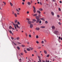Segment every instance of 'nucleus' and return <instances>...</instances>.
<instances>
[{
	"label": "nucleus",
	"instance_id": "obj_1",
	"mask_svg": "<svg viewBox=\"0 0 62 62\" xmlns=\"http://www.w3.org/2000/svg\"><path fill=\"white\" fill-rule=\"evenodd\" d=\"M36 19L37 20V21H36V23H39V20H40V19H39V17H38V16H36Z\"/></svg>",
	"mask_w": 62,
	"mask_h": 62
},
{
	"label": "nucleus",
	"instance_id": "obj_2",
	"mask_svg": "<svg viewBox=\"0 0 62 62\" xmlns=\"http://www.w3.org/2000/svg\"><path fill=\"white\" fill-rule=\"evenodd\" d=\"M55 33L56 35H58L59 33V31H55Z\"/></svg>",
	"mask_w": 62,
	"mask_h": 62
},
{
	"label": "nucleus",
	"instance_id": "obj_3",
	"mask_svg": "<svg viewBox=\"0 0 62 62\" xmlns=\"http://www.w3.org/2000/svg\"><path fill=\"white\" fill-rule=\"evenodd\" d=\"M28 23L29 24H31V22L30 21H27Z\"/></svg>",
	"mask_w": 62,
	"mask_h": 62
},
{
	"label": "nucleus",
	"instance_id": "obj_4",
	"mask_svg": "<svg viewBox=\"0 0 62 62\" xmlns=\"http://www.w3.org/2000/svg\"><path fill=\"white\" fill-rule=\"evenodd\" d=\"M51 28H52V29L54 30L55 29V27L54 26H53L51 27Z\"/></svg>",
	"mask_w": 62,
	"mask_h": 62
},
{
	"label": "nucleus",
	"instance_id": "obj_5",
	"mask_svg": "<svg viewBox=\"0 0 62 62\" xmlns=\"http://www.w3.org/2000/svg\"><path fill=\"white\" fill-rule=\"evenodd\" d=\"M36 30H39V27H36L35 29Z\"/></svg>",
	"mask_w": 62,
	"mask_h": 62
},
{
	"label": "nucleus",
	"instance_id": "obj_6",
	"mask_svg": "<svg viewBox=\"0 0 62 62\" xmlns=\"http://www.w3.org/2000/svg\"><path fill=\"white\" fill-rule=\"evenodd\" d=\"M33 25L32 24H31L30 25V28H32L33 27Z\"/></svg>",
	"mask_w": 62,
	"mask_h": 62
},
{
	"label": "nucleus",
	"instance_id": "obj_7",
	"mask_svg": "<svg viewBox=\"0 0 62 62\" xmlns=\"http://www.w3.org/2000/svg\"><path fill=\"white\" fill-rule=\"evenodd\" d=\"M27 4H28V5H31V3H30V2H27Z\"/></svg>",
	"mask_w": 62,
	"mask_h": 62
},
{
	"label": "nucleus",
	"instance_id": "obj_8",
	"mask_svg": "<svg viewBox=\"0 0 62 62\" xmlns=\"http://www.w3.org/2000/svg\"><path fill=\"white\" fill-rule=\"evenodd\" d=\"M37 12L38 13H39V14H40L41 12H40V11H39V10H37Z\"/></svg>",
	"mask_w": 62,
	"mask_h": 62
},
{
	"label": "nucleus",
	"instance_id": "obj_9",
	"mask_svg": "<svg viewBox=\"0 0 62 62\" xmlns=\"http://www.w3.org/2000/svg\"><path fill=\"white\" fill-rule=\"evenodd\" d=\"M51 14L52 15H53V16H54V12H51Z\"/></svg>",
	"mask_w": 62,
	"mask_h": 62
},
{
	"label": "nucleus",
	"instance_id": "obj_10",
	"mask_svg": "<svg viewBox=\"0 0 62 62\" xmlns=\"http://www.w3.org/2000/svg\"><path fill=\"white\" fill-rule=\"evenodd\" d=\"M23 26L22 27V29H23V30H25V29L24 28L25 27H24L23 28Z\"/></svg>",
	"mask_w": 62,
	"mask_h": 62
},
{
	"label": "nucleus",
	"instance_id": "obj_11",
	"mask_svg": "<svg viewBox=\"0 0 62 62\" xmlns=\"http://www.w3.org/2000/svg\"><path fill=\"white\" fill-rule=\"evenodd\" d=\"M17 20L16 19L15 20V23H17Z\"/></svg>",
	"mask_w": 62,
	"mask_h": 62
},
{
	"label": "nucleus",
	"instance_id": "obj_12",
	"mask_svg": "<svg viewBox=\"0 0 62 62\" xmlns=\"http://www.w3.org/2000/svg\"><path fill=\"white\" fill-rule=\"evenodd\" d=\"M45 27L44 26H41L40 27V28H45Z\"/></svg>",
	"mask_w": 62,
	"mask_h": 62
},
{
	"label": "nucleus",
	"instance_id": "obj_13",
	"mask_svg": "<svg viewBox=\"0 0 62 62\" xmlns=\"http://www.w3.org/2000/svg\"><path fill=\"white\" fill-rule=\"evenodd\" d=\"M14 15L15 16V17H17V14L16 13H15L14 14Z\"/></svg>",
	"mask_w": 62,
	"mask_h": 62
},
{
	"label": "nucleus",
	"instance_id": "obj_14",
	"mask_svg": "<svg viewBox=\"0 0 62 62\" xmlns=\"http://www.w3.org/2000/svg\"><path fill=\"white\" fill-rule=\"evenodd\" d=\"M44 53H45V54H47V51L46 50H44Z\"/></svg>",
	"mask_w": 62,
	"mask_h": 62
},
{
	"label": "nucleus",
	"instance_id": "obj_15",
	"mask_svg": "<svg viewBox=\"0 0 62 62\" xmlns=\"http://www.w3.org/2000/svg\"><path fill=\"white\" fill-rule=\"evenodd\" d=\"M29 49L31 50H33V49H32V48L31 47H29Z\"/></svg>",
	"mask_w": 62,
	"mask_h": 62
},
{
	"label": "nucleus",
	"instance_id": "obj_16",
	"mask_svg": "<svg viewBox=\"0 0 62 62\" xmlns=\"http://www.w3.org/2000/svg\"><path fill=\"white\" fill-rule=\"evenodd\" d=\"M27 50L28 51H30V49L29 48H27Z\"/></svg>",
	"mask_w": 62,
	"mask_h": 62
},
{
	"label": "nucleus",
	"instance_id": "obj_17",
	"mask_svg": "<svg viewBox=\"0 0 62 62\" xmlns=\"http://www.w3.org/2000/svg\"><path fill=\"white\" fill-rule=\"evenodd\" d=\"M39 10L40 11H42V10H43V9H42L41 8L39 9Z\"/></svg>",
	"mask_w": 62,
	"mask_h": 62
},
{
	"label": "nucleus",
	"instance_id": "obj_18",
	"mask_svg": "<svg viewBox=\"0 0 62 62\" xmlns=\"http://www.w3.org/2000/svg\"><path fill=\"white\" fill-rule=\"evenodd\" d=\"M16 10L17 12H20V11H19V10H18V9H16Z\"/></svg>",
	"mask_w": 62,
	"mask_h": 62
},
{
	"label": "nucleus",
	"instance_id": "obj_19",
	"mask_svg": "<svg viewBox=\"0 0 62 62\" xmlns=\"http://www.w3.org/2000/svg\"><path fill=\"white\" fill-rule=\"evenodd\" d=\"M36 39H38V38H39V36L38 35H36Z\"/></svg>",
	"mask_w": 62,
	"mask_h": 62
},
{
	"label": "nucleus",
	"instance_id": "obj_20",
	"mask_svg": "<svg viewBox=\"0 0 62 62\" xmlns=\"http://www.w3.org/2000/svg\"><path fill=\"white\" fill-rule=\"evenodd\" d=\"M10 4L11 6H13V4H12L10 2Z\"/></svg>",
	"mask_w": 62,
	"mask_h": 62
},
{
	"label": "nucleus",
	"instance_id": "obj_21",
	"mask_svg": "<svg viewBox=\"0 0 62 62\" xmlns=\"http://www.w3.org/2000/svg\"><path fill=\"white\" fill-rule=\"evenodd\" d=\"M32 20L33 22H36V19H33Z\"/></svg>",
	"mask_w": 62,
	"mask_h": 62
},
{
	"label": "nucleus",
	"instance_id": "obj_22",
	"mask_svg": "<svg viewBox=\"0 0 62 62\" xmlns=\"http://www.w3.org/2000/svg\"><path fill=\"white\" fill-rule=\"evenodd\" d=\"M17 48L18 50H20V47H19V46H17Z\"/></svg>",
	"mask_w": 62,
	"mask_h": 62
},
{
	"label": "nucleus",
	"instance_id": "obj_23",
	"mask_svg": "<svg viewBox=\"0 0 62 62\" xmlns=\"http://www.w3.org/2000/svg\"><path fill=\"white\" fill-rule=\"evenodd\" d=\"M16 26L17 27H18V25L17 24H16Z\"/></svg>",
	"mask_w": 62,
	"mask_h": 62
},
{
	"label": "nucleus",
	"instance_id": "obj_24",
	"mask_svg": "<svg viewBox=\"0 0 62 62\" xmlns=\"http://www.w3.org/2000/svg\"><path fill=\"white\" fill-rule=\"evenodd\" d=\"M19 37H17L16 38V39L17 40H19Z\"/></svg>",
	"mask_w": 62,
	"mask_h": 62
},
{
	"label": "nucleus",
	"instance_id": "obj_25",
	"mask_svg": "<svg viewBox=\"0 0 62 62\" xmlns=\"http://www.w3.org/2000/svg\"><path fill=\"white\" fill-rule=\"evenodd\" d=\"M33 8H34L33 10H36V8L34 6H33Z\"/></svg>",
	"mask_w": 62,
	"mask_h": 62
},
{
	"label": "nucleus",
	"instance_id": "obj_26",
	"mask_svg": "<svg viewBox=\"0 0 62 62\" xmlns=\"http://www.w3.org/2000/svg\"><path fill=\"white\" fill-rule=\"evenodd\" d=\"M33 11L34 13H35L36 12V10H33Z\"/></svg>",
	"mask_w": 62,
	"mask_h": 62
},
{
	"label": "nucleus",
	"instance_id": "obj_27",
	"mask_svg": "<svg viewBox=\"0 0 62 62\" xmlns=\"http://www.w3.org/2000/svg\"><path fill=\"white\" fill-rule=\"evenodd\" d=\"M13 25L14 26V27L16 26V24L15 23H13Z\"/></svg>",
	"mask_w": 62,
	"mask_h": 62
},
{
	"label": "nucleus",
	"instance_id": "obj_28",
	"mask_svg": "<svg viewBox=\"0 0 62 62\" xmlns=\"http://www.w3.org/2000/svg\"><path fill=\"white\" fill-rule=\"evenodd\" d=\"M39 61H38V62H41V60L40 59H39Z\"/></svg>",
	"mask_w": 62,
	"mask_h": 62
},
{
	"label": "nucleus",
	"instance_id": "obj_29",
	"mask_svg": "<svg viewBox=\"0 0 62 62\" xmlns=\"http://www.w3.org/2000/svg\"><path fill=\"white\" fill-rule=\"evenodd\" d=\"M24 52H25V53H27V51L26 50H24Z\"/></svg>",
	"mask_w": 62,
	"mask_h": 62
},
{
	"label": "nucleus",
	"instance_id": "obj_30",
	"mask_svg": "<svg viewBox=\"0 0 62 62\" xmlns=\"http://www.w3.org/2000/svg\"><path fill=\"white\" fill-rule=\"evenodd\" d=\"M9 29H11V28H12V27L11 26H10L9 27Z\"/></svg>",
	"mask_w": 62,
	"mask_h": 62
},
{
	"label": "nucleus",
	"instance_id": "obj_31",
	"mask_svg": "<svg viewBox=\"0 0 62 62\" xmlns=\"http://www.w3.org/2000/svg\"><path fill=\"white\" fill-rule=\"evenodd\" d=\"M26 20H28V21H29V20H30V19L28 18H27L26 19Z\"/></svg>",
	"mask_w": 62,
	"mask_h": 62
},
{
	"label": "nucleus",
	"instance_id": "obj_32",
	"mask_svg": "<svg viewBox=\"0 0 62 62\" xmlns=\"http://www.w3.org/2000/svg\"><path fill=\"white\" fill-rule=\"evenodd\" d=\"M37 14H36L34 15H33V16H37Z\"/></svg>",
	"mask_w": 62,
	"mask_h": 62
},
{
	"label": "nucleus",
	"instance_id": "obj_33",
	"mask_svg": "<svg viewBox=\"0 0 62 62\" xmlns=\"http://www.w3.org/2000/svg\"><path fill=\"white\" fill-rule=\"evenodd\" d=\"M58 24H59V25H61V23L59 22L58 23Z\"/></svg>",
	"mask_w": 62,
	"mask_h": 62
},
{
	"label": "nucleus",
	"instance_id": "obj_34",
	"mask_svg": "<svg viewBox=\"0 0 62 62\" xmlns=\"http://www.w3.org/2000/svg\"><path fill=\"white\" fill-rule=\"evenodd\" d=\"M3 3H4V5H6V2L3 1Z\"/></svg>",
	"mask_w": 62,
	"mask_h": 62
},
{
	"label": "nucleus",
	"instance_id": "obj_35",
	"mask_svg": "<svg viewBox=\"0 0 62 62\" xmlns=\"http://www.w3.org/2000/svg\"><path fill=\"white\" fill-rule=\"evenodd\" d=\"M13 43L15 45H17V44H15L14 43V42H13Z\"/></svg>",
	"mask_w": 62,
	"mask_h": 62
},
{
	"label": "nucleus",
	"instance_id": "obj_36",
	"mask_svg": "<svg viewBox=\"0 0 62 62\" xmlns=\"http://www.w3.org/2000/svg\"><path fill=\"white\" fill-rule=\"evenodd\" d=\"M40 48H41V47H39L38 48V49H40Z\"/></svg>",
	"mask_w": 62,
	"mask_h": 62
},
{
	"label": "nucleus",
	"instance_id": "obj_37",
	"mask_svg": "<svg viewBox=\"0 0 62 62\" xmlns=\"http://www.w3.org/2000/svg\"><path fill=\"white\" fill-rule=\"evenodd\" d=\"M9 32L11 34H12V31H9Z\"/></svg>",
	"mask_w": 62,
	"mask_h": 62
},
{
	"label": "nucleus",
	"instance_id": "obj_38",
	"mask_svg": "<svg viewBox=\"0 0 62 62\" xmlns=\"http://www.w3.org/2000/svg\"><path fill=\"white\" fill-rule=\"evenodd\" d=\"M17 24L19 25L20 24V22H17Z\"/></svg>",
	"mask_w": 62,
	"mask_h": 62
},
{
	"label": "nucleus",
	"instance_id": "obj_39",
	"mask_svg": "<svg viewBox=\"0 0 62 62\" xmlns=\"http://www.w3.org/2000/svg\"><path fill=\"white\" fill-rule=\"evenodd\" d=\"M57 16L58 18H59V17H60V16L59 15H57Z\"/></svg>",
	"mask_w": 62,
	"mask_h": 62
},
{
	"label": "nucleus",
	"instance_id": "obj_40",
	"mask_svg": "<svg viewBox=\"0 0 62 62\" xmlns=\"http://www.w3.org/2000/svg\"><path fill=\"white\" fill-rule=\"evenodd\" d=\"M21 55H23V53H21Z\"/></svg>",
	"mask_w": 62,
	"mask_h": 62
},
{
	"label": "nucleus",
	"instance_id": "obj_41",
	"mask_svg": "<svg viewBox=\"0 0 62 62\" xmlns=\"http://www.w3.org/2000/svg\"><path fill=\"white\" fill-rule=\"evenodd\" d=\"M19 61L20 62H21V61H22V59H19Z\"/></svg>",
	"mask_w": 62,
	"mask_h": 62
},
{
	"label": "nucleus",
	"instance_id": "obj_42",
	"mask_svg": "<svg viewBox=\"0 0 62 62\" xmlns=\"http://www.w3.org/2000/svg\"><path fill=\"white\" fill-rule=\"evenodd\" d=\"M58 9L59 11H61V9H60V8H59Z\"/></svg>",
	"mask_w": 62,
	"mask_h": 62
},
{
	"label": "nucleus",
	"instance_id": "obj_43",
	"mask_svg": "<svg viewBox=\"0 0 62 62\" xmlns=\"http://www.w3.org/2000/svg\"><path fill=\"white\" fill-rule=\"evenodd\" d=\"M38 57L39 58V59H40V56H38Z\"/></svg>",
	"mask_w": 62,
	"mask_h": 62
},
{
	"label": "nucleus",
	"instance_id": "obj_44",
	"mask_svg": "<svg viewBox=\"0 0 62 62\" xmlns=\"http://www.w3.org/2000/svg\"><path fill=\"white\" fill-rule=\"evenodd\" d=\"M25 34L26 37H27V33H26Z\"/></svg>",
	"mask_w": 62,
	"mask_h": 62
},
{
	"label": "nucleus",
	"instance_id": "obj_45",
	"mask_svg": "<svg viewBox=\"0 0 62 62\" xmlns=\"http://www.w3.org/2000/svg\"><path fill=\"white\" fill-rule=\"evenodd\" d=\"M40 4L41 5H42V3H41V2H40Z\"/></svg>",
	"mask_w": 62,
	"mask_h": 62
},
{
	"label": "nucleus",
	"instance_id": "obj_46",
	"mask_svg": "<svg viewBox=\"0 0 62 62\" xmlns=\"http://www.w3.org/2000/svg\"><path fill=\"white\" fill-rule=\"evenodd\" d=\"M29 36L30 38H31V35H29Z\"/></svg>",
	"mask_w": 62,
	"mask_h": 62
},
{
	"label": "nucleus",
	"instance_id": "obj_47",
	"mask_svg": "<svg viewBox=\"0 0 62 62\" xmlns=\"http://www.w3.org/2000/svg\"><path fill=\"white\" fill-rule=\"evenodd\" d=\"M39 23H41V20L39 21Z\"/></svg>",
	"mask_w": 62,
	"mask_h": 62
},
{
	"label": "nucleus",
	"instance_id": "obj_48",
	"mask_svg": "<svg viewBox=\"0 0 62 62\" xmlns=\"http://www.w3.org/2000/svg\"><path fill=\"white\" fill-rule=\"evenodd\" d=\"M45 23H48V22H47V21H45Z\"/></svg>",
	"mask_w": 62,
	"mask_h": 62
},
{
	"label": "nucleus",
	"instance_id": "obj_49",
	"mask_svg": "<svg viewBox=\"0 0 62 62\" xmlns=\"http://www.w3.org/2000/svg\"><path fill=\"white\" fill-rule=\"evenodd\" d=\"M60 39H61V38H60V37H59V40H60Z\"/></svg>",
	"mask_w": 62,
	"mask_h": 62
},
{
	"label": "nucleus",
	"instance_id": "obj_50",
	"mask_svg": "<svg viewBox=\"0 0 62 62\" xmlns=\"http://www.w3.org/2000/svg\"><path fill=\"white\" fill-rule=\"evenodd\" d=\"M12 14H14V12L13 11H12Z\"/></svg>",
	"mask_w": 62,
	"mask_h": 62
},
{
	"label": "nucleus",
	"instance_id": "obj_51",
	"mask_svg": "<svg viewBox=\"0 0 62 62\" xmlns=\"http://www.w3.org/2000/svg\"><path fill=\"white\" fill-rule=\"evenodd\" d=\"M36 42L37 44H38V43H39V41H37Z\"/></svg>",
	"mask_w": 62,
	"mask_h": 62
},
{
	"label": "nucleus",
	"instance_id": "obj_52",
	"mask_svg": "<svg viewBox=\"0 0 62 62\" xmlns=\"http://www.w3.org/2000/svg\"><path fill=\"white\" fill-rule=\"evenodd\" d=\"M46 56L47 57H49V55L48 54L47 55V56Z\"/></svg>",
	"mask_w": 62,
	"mask_h": 62
},
{
	"label": "nucleus",
	"instance_id": "obj_53",
	"mask_svg": "<svg viewBox=\"0 0 62 62\" xmlns=\"http://www.w3.org/2000/svg\"><path fill=\"white\" fill-rule=\"evenodd\" d=\"M29 11H27V14H29Z\"/></svg>",
	"mask_w": 62,
	"mask_h": 62
},
{
	"label": "nucleus",
	"instance_id": "obj_54",
	"mask_svg": "<svg viewBox=\"0 0 62 62\" xmlns=\"http://www.w3.org/2000/svg\"><path fill=\"white\" fill-rule=\"evenodd\" d=\"M18 9L19 10H21V8H18Z\"/></svg>",
	"mask_w": 62,
	"mask_h": 62
},
{
	"label": "nucleus",
	"instance_id": "obj_55",
	"mask_svg": "<svg viewBox=\"0 0 62 62\" xmlns=\"http://www.w3.org/2000/svg\"><path fill=\"white\" fill-rule=\"evenodd\" d=\"M22 5H24V2H22Z\"/></svg>",
	"mask_w": 62,
	"mask_h": 62
},
{
	"label": "nucleus",
	"instance_id": "obj_56",
	"mask_svg": "<svg viewBox=\"0 0 62 62\" xmlns=\"http://www.w3.org/2000/svg\"><path fill=\"white\" fill-rule=\"evenodd\" d=\"M44 43V41H42L41 43L43 44Z\"/></svg>",
	"mask_w": 62,
	"mask_h": 62
},
{
	"label": "nucleus",
	"instance_id": "obj_57",
	"mask_svg": "<svg viewBox=\"0 0 62 62\" xmlns=\"http://www.w3.org/2000/svg\"><path fill=\"white\" fill-rule=\"evenodd\" d=\"M18 43V44H21V43H20V42H17Z\"/></svg>",
	"mask_w": 62,
	"mask_h": 62
},
{
	"label": "nucleus",
	"instance_id": "obj_58",
	"mask_svg": "<svg viewBox=\"0 0 62 62\" xmlns=\"http://www.w3.org/2000/svg\"><path fill=\"white\" fill-rule=\"evenodd\" d=\"M14 27L15 29H17V27H16V26H15Z\"/></svg>",
	"mask_w": 62,
	"mask_h": 62
},
{
	"label": "nucleus",
	"instance_id": "obj_59",
	"mask_svg": "<svg viewBox=\"0 0 62 62\" xmlns=\"http://www.w3.org/2000/svg\"><path fill=\"white\" fill-rule=\"evenodd\" d=\"M17 15H20V13H19L18 12L17 13Z\"/></svg>",
	"mask_w": 62,
	"mask_h": 62
},
{
	"label": "nucleus",
	"instance_id": "obj_60",
	"mask_svg": "<svg viewBox=\"0 0 62 62\" xmlns=\"http://www.w3.org/2000/svg\"><path fill=\"white\" fill-rule=\"evenodd\" d=\"M42 62H45V61H44V60H42Z\"/></svg>",
	"mask_w": 62,
	"mask_h": 62
},
{
	"label": "nucleus",
	"instance_id": "obj_61",
	"mask_svg": "<svg viewBox=\"0 0 62 62\" xmlns=\"http://www.w3.org/2000/svg\"><path fill=\"white\" fill-rule=\"evenodd\" d=\"M22 47H25V46L24 45H22Z\"/></svg>",
	"mask_w": 62,
	"mask_h": 62
},
{
	"label": "nucleus",
	"instance_id": "obj_62",
	"mask_svg": "<svg viewBox=\"0 0 62 62\" xmlns=\"http://www.w3.org/2000/svg\"><path fill=\"white\" fill-rule=\"evenodd\" d=\"M31 4H32V0H31Z\"/></svg>",
	"mask_w": 62,
	"mask_h": 62
},
{
	"label": "nucleus",
	"instance_id": "obj_63",
	"mask_svg": "<svg viewBox=\"0 0 62 62\" xmlns=\"http://www.w3.org/2000/svg\"><path fill=\"white\" fill-rule=\"evenodd\" d=\"M44 41H45V42H46V40H45V39L44 40Z\"/></svg>",
	"mask_w": 62,
	"mask_h": 62
},
{
	"label": "nucleus",
	"instance_id": "obj_64",
	"mask_svg": "<svg viewBox=\"0 0 62 62\" xmlns=\"http://www.w3.org/2000/svg\"><path fill=\"white\" fill-rule=\"evenodd\" d=\"M46 62H49V61H46Z\"/></svg>",
	"mask_w": 62,
	"mask_h": 62
}]
</instances>
